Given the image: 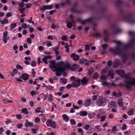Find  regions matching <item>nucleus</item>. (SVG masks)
<instances>
[{"mask_svg": "<svg viewBox=\"0 0 135 135\" xmlns=\"http://www.w3.org/2000/svg\"><path fill=\"white\" fill-rule=\"evenodd\" d=\"M118 45L116 49H111L109 51L114 54L120 56L122 58L123 61L125 62L127 57L129 56V52L127 51L126 49L128 47H132L135 43V39L131 40L128 44H124L121 42L118 41H113Z\"/></svg>", "mask_w": 135, "mask_h": 135, "instance_id": "1", "label": "nucleus"}, {"mask_svg": "<svg viewBox=\"0 0 135 135\" xmlns=\"http://www.w3.org/2000/svg\"><path fill=\"white\" fill-rule=\"evenodd\" d=\"M55 61V60L50 61V66L51 68L55 69H52V70L54 72H56V74L57 76H60L61 75V73L65 71L66 67L62 65L63 64V63H61V62H60L56 64Z\"/></svg>", "mask_w": 135, "mask_h": 135, "instance_id": "2", "label": "nucleus"}, {"mask_svg": "<svg viewBox=\"0 0 135 135\" xmlns=\"http://www.w3.org/2000/svg\"><path fill=\"white\" fill-rule=\"evenodd\" d=\"M124 73V70H121L120 71L119 75L122 77L124 76L126 78L125 80L126 83L124 85L127 88L129 89L131 88V85H135V78L129 77L128 76L130 75L129 73L125 75Z\"/></svg>", "mask_w": 135, "mask_h": 135, "instance_id": "3", "label": "nucleus"}, {"mask_svg": "<svg viewBox=\"0 0 135 135\" xmlns=\"http://www.w3.org/2000/svg\"><path fill=\"white\" fill-rule=\"evenodd\" d=\"M106 99L100 96L96 101V104L98 106H101L106 101Z\"/></svg>", "mask_w": 135, "mask_h": 135, "instance_id": "4", "label": "nucleus"}, {"mask_svg": "<svg viewBox=\"0 0 135 135\" xmlns=\"http://www.w3.org/2000/svg\"><path fill=\"white\" fill-rule=\"evenodd\" d=\"M80 84V79H78L74 80L72 83V86L74 88L78 87Z\"/></svg>", "mask_w": 135, "mask_h": 135, "instance_id": "5", "label": "nucleus"}, {"mask_svg": "<svg viewBox=\"0 0 135 135\" xmlns=\"http://www.w3.org/2000/svg\"><path fill=\"white\" fill-rule=\"evenodd\" d=\"M52 8V5H44L42 7H40V10L43 12H44L45 10L47 9H51Z\"/></svg>", "mask_w": 135, "mask_h": 135, "instance_id": "6", "label": "nucleus"}, {"mask_svg": "<svg viewBox=\"0 0 135 135\" xmlns=\"http://www.w3.org/2000/svg\"><path fill=\"white\" fill-rule=\"evenodd\" d=\"M70 56L71 57L73 58V60L74 61H77L79 59V56L77 54H75L74 53L72 54Z\"/></svg>", "mask_w": 135, "mask_h": 135, "instance_id": "7", "label": "nucleus"}, {"mask_svg": "<svg viewBox=\"0 0 135 135\" xmlns=\"http://www.w3.org/2000/svg\"><path fill=\"white\" fill-rule=\"evenodd\" d=\"M91 102V100L90 99L88 98L85 101V106L86 107L89 106Z\"/></svg>", "mask_w": 135, "mask_h": 135, "instance_id": "8", "label": "nucleus"}, {"mask_svg": "<svg viewBox=\"0 0 135 135\" xmlns=\"http://www.w3.org/2000/svg\"><path fill=\"white\" fill-rule=\"evenodd\" d=\"M79 67V65L76 64H74L73 65V67L70 68V69L71 70L73 71H74L76 70Z\"/></svg>", "mask_w": 135, "mask_h": 135, "instance_id": "9", "label": "nucleus"}, {"mask_svg": "<svg viewBox=\"0 0 135 135\" xmlns=\"http://www.w3.org/2000/svg\"><path fill=\"white\" fill-rule=\"evenodd\" d=\"M108 46V45L106 44H104L102 45V47H103V50L102 51L101 53V54L102 55H103L105 53V50L107 48Z\"/></svg>", "mask_w": 135, "mask_h": 135, "instance_id": "10", "label": "nucleus"}, {"mask_svg": "<svg viewBox=\"0 0 135 135\" xmlns=\"http://www.w3.org/2000/svg\"><path fill=\"white\" fill-rule=\"evenodd\" d=\"M107 76L105 75H102L100 77V81L103 82L107 79Z\"/></svg>", "mask_w": 135, "mask_h": 135, "instance_id": "11", "label": "nucleus"}, {"mask_svg": "<svg viewBox=\"0 0 135 135\" xmlns=\"http://www.w3.org/2000/svg\"><path fill=\"white\" fill-rule=\"evenodd\" d=\"M29 75L26 74L24 73L21 76V78L25 80H27L28 78Z\"/></svg>", "mask_w": 135, "mask_h": 135, "instance_id": "12", "label": "nucleus"}, {"mask_svg": "<svg viewBox=\"0 0 135 135\" xmlns=\"http://www.w3.org/2000/svg\"><path fill=\"white\" fill-rule=\"evenodd\" d=\"M88 80L86 79L85 77H84L81 80V83L82 85H84L87 83Z\"/></svg>", "mask_w": 135, "mask_h": 135, "instance_id": "13", "label": "nucleus"}, {"mask_svg": "<svg viewBox=\"0 0 135 135\" xmlns=\"http://www.w3.org/2000/svg\"><path fill=\"white\" fill-rule=\"evenodd\" d=\"M96 18L94 17H92L90 18H88L86 19L87 22H91L93 21L95 19H96Z\"/></svg>", "mask_w": 135, "mask_h": 135, "instance_id": "14", "label": "nucleus"}, {"mask_svg": "<svg viewBox=\"0 0 135 135\" xmlns=\"http://www.w3.org/2000/svg\"><path fill=\"white\" fill-rule=\"evenodd\" d=\"M118 104L120 107H122L123 105L122 99H120L118 100L117 101Z\"/></svg>", "mask_w": 135, "mask_h": 135, "instance_id": "15", "label": "nucleus"}, {"mask_svg": "<svg viewBox=\"0 0 135 135\" xmlns=\"http://www.w3.org/2000/svg\"><path fill=\"white\" fill-rule=\"evenodd\" d=\"M21 113H23L24 114H28V111L27 109L26 108H25L22 109Z\"/></svg>", "mask_w": 135, "mask_h": 135, "instance_id": "16", "label": "nucleus"}, {"mask_svg": "<svg viewBox=\"0 0 135 135\" xmlns=\"http://www.w3.org/2000/svg\"><path fill=\"white\" fill-rule=\"evenodd\" d=\"M62 117L64 119L66 122H67L69 120V118L66 114L63 115Z\"/></svg>", "mask_w": 135, "mask_h": 135, "instance_id": "17", "label": "nucleus"}, {"mask_svg": "<svg viewBox=\"0 0 135 135\" xmlns=\"http://www.w3.org/2000/svg\"><path fill=\"white\" fill-rule=\"evenodd\" d=\"M1 23L3 25L5 23H8V22L7 19L4 18L3 20H1L0 21Z\"/></svg>", "mask_w": 135, "mask_h": 135, "instance_id": "18", "label": "nucleus"}, {"mask_svg": "<svg viewBox=\"0 0 135 135\" xmlns=\"http://www.w3.org/2000/svg\"><path fill=\"white\" fill-rule=\"evenodd\" d=\"M46 124L48 126H52V121L51 120H49L46 122Z\"/></svg>", "mask_w": 135, "mask_h": 135, "instance_id": "19", "label": "nucleus"}, {"mask_svg": "<svg viewBox=\"0 0 135 135\" xmlns=\"http://www.w3.org/2000/svg\"><path fill=\"white\" fill-rule=\"evenodd\" d=\"M87 114V113L86 111H82L80 112V115L81 116H86Z\"/></svg>", "mask_w": 135, "mask_h": 135, "instance_id": "20", "label": "nucleus"}, {"mask_svg": "<svg viewBox=\"0 0 135 135\" xmlns=\"http://www.w3.org/2000/svg\"><path fill=\"white\" fill-rule=\"evenodd\" d=\"M108 70V68H105V69H103L101 70V73L102 74H105Z\"/></svg>", "mask_w": 135, "mask_h": 135, "instance_id": "21", "label": "nucleus"}, {"mask_svg": "<svg viewBox=\"0 0 135 135\" xmlns=\"http://www.w3.org/2000/svg\"><path fill=\"white\" fill-rule=\"evenodd\" d=\"M121 31V30L120 29H117V31L116 32L114 30H113L112 32L113 34H118Z\"/></svg>", "mask_w": 135, "mask_h": 135, "instance_id": "22", "label": "nucleus"}, {"mask_svg": "<svg viewBox=\"0 0 135 135\" xmlns=\"http://www.w3.org/2000/svg\"><path fill=\"white\" fill-rule=\"evenodd\" d=\"M99 77V75L97 72L94 73L93 75V77L94 79H96Z\"/></svg>", "mask_w": 135, "mask_h": 135, "instance_id": "23", "label": "nucleus"}, {"mask_svg": "<svg viewBox=\"0 0 135 135\" xmlns=\"http://www.w3.org/2000/svg\"><path fill=\"white\" fill-rule=\"evenodd\" d=\"M109 103L111 106H113L114 107H116V103L114 101H112L110 102H109Z\"/></svg>", "mask_w": 135, "mask_h": 135, "instance_id": "24", "label": "nucleus"}, {"mask_svg": "<svg viewBox=\"0 0 135 135\" xmlns=\"http://www.w3.org/2000/svg\"><path fill=\"white\" fill-rule=\"evenodd\" d=\"M110 83L108 82H107L105 81H104L103 83L101 84V85H103L108 86L110 85Z\"/></svg>", "mask_w": 135, "mask_h": 135, "instance_id": "25", "label": "nucleus"}, {"mask_svg": "<svg viewBox=\"0 0 135 135\" xmlns=\"http://www.w3.org/2000/svg\"><path fill=\"white\" fill-rule=\"evenodd\" d=\"M109 31L108 29H105L103 31V33L104 34L108 35L109 34Z\"/></svg>", "mask_w": 135, "mask_h": 135, "instance_id": "26", "label": "nucleus"}, {"mask_svg": "<svg viewBox=\"0 0 135 135\" xmlns=\"http://www.w3.org/2000/svg\"><path fill=\"white\" fill-rule=\"evenodd\" d=\"M116 127L115 126H113L112 127V132L114 133H116Z\"/></svg>", "mask_w": 135, "mask_h": 135, "instance_id": "27", "label": "nucleus"}, {"mask_svg": "<svg viewBox=\"0 0 135 135\" xmlns=\"http://www.w3.org/2000/svg\"><path fill=\"white\" fill-rule=\"evenodd\" d=\"M93 71V69L92 67H91L89 70L88 71V74L90 75Z\"/></svg>", "mask_w": 135, "mask_h": 135, "instance_id": "28", "label": "nucleus"}, {"mask_svg": "<svg viewBox=\"0 0 135 135\" xmlns=\"http://www.w3.org/2000/svg\"><path fill=\"white\" fill-rule=\"evenodd\" d=\"M12 122V120H11L9 119H7V120L5 121L6 123V124L8 125L9 123H11Z\"/></svg>", "mask_w": 135, "mask_h": 135, "instance_id": "29", "label": "nucleus"}, {"mask_svg": "<svg viewBox=\"0 0 135 135\" xmlns=\"http://www.w3.org/2000/svg\"><path fill=\"white\" fill-rule=\"evenodd\" d=\"M67 27L69 28H71L73 26L71 22H68L67 25Z\"/></svg>", "mask_w": 135, "mask_h": 135, "instance_id": "30", "label": "nucleus"}, {"mask_svg": "<svg viewBox=\"0 0 135 135\" xmlns=\"http://www.w3.org/2000/svg\"><path fill=\"white\" fill-rule=\"evenodd\" d=\"M78 6V4L77 3H75L73 6V7L71 9V11H73L75 10V7H77Z\"/></svg>", "mask_w": 135, "mask_h": 135, "instance_id": "31", "label": "nucleus"}, {"mask_svg": "<svg viewBox=\"0 0 135 135\" xmlns=\"http://www.w3.org/2000/svg\"><path fill=\"white\" fill-rule=\"evenodd\" d=\"M24 3L22 1L20 3H18L19 5L21 8L24 7Z\"/></svg>", "mask_w": 135, "mask_h": 135, "instance_id": "32", "label": "nucleus"}, {"mask_svg": "<svg viewBox=\"0 0 135 135\" xmlns=\"http://www.w3.org/2000/svg\"><path fill=\"white\" fill-rule=\"evenodd\" d=\"M17 26L16 23H12L11 25V27L12 29L15 28Z\"/></svg>", "mask_w": 135, "mask_h": 135, "instance_id": "33", "label": "nucleus"}, {"mask_svg": "<svg viewBox=\"0 0 135 135\" xmlns=\"http://www.w3.org/2000/svg\"><path fill=\"white\" fill-rule=\"evenodd\" d=\"M38 129V127H37V129H32L31 130L32 131V133L34 134H36L37 132V131Z\"/></svg>", "mask_w": 135, "mask_h": 135, "instance_id": "34", "label": "nucleus"}, {"mask_svg": "<svg viewBox=\"0 0 135 135\" xmlns=\"http://www.w3.org/2000/svg\"><path fill=\"white\" fill-rule=\"evenodd\" d=\"M133 110H131L128 112V114L129 115H131L133 114Z\"/></svg>", "mask_w": 135, "mask_h": 135, "instance_id": "35", "label": "nucleus"}, {"mask_svg": "<svg viewBox=\"0 0 135 135\" xmlns=\"http://www.w3.org/2000/svg\"><path fill=\"white\" fill-rule=\"evenodd\" d=\"M113 73V71L112 70H109L107 75L108 76H110Z\"/></svg>", "mask_w": 135, "mask_h": 135, "instance_id": "36", "label": "nucleus"}, {"mask_svg": "<svg viewBox=\"0 0 135 135\" xmlns=\"http://www.w3.org/2000/svg\"><path fill=\"white\" fill-rule=\"evenodd\" d=\"M61 80L62 81V82L64 84H65L66 83V79L64 78H63L61 79Z\"/></svg>", "mask_w": 135, "mask_h": 135, "instance_id": "37", "label": "nucleus"}, {"mask_svg": "<svg viewBox=\"0 0 135 135\" xmlns=\"http://www.w3.org/2000/svg\"><path fill=\"white\" fill-rule=\"evenodd\" d=\"M84 58L82 59L80 61V64H82L85 63V61L84 60Z\"/></svg>", "mask_w": 135, "mask_h": 135, "instance_id": "38", "label": "nucleus"}, {"mask_svg": "<svg viewBox=\"0 0 135 135\" xmlns=\"http://www.w3.org/2000/svg\"><path fill=\"white\" fill-rule=\"evenodd\" d=\"M12 13L11 12H9L6 14V17L7 18L9 17L12 16Z\"/></svg>", "mask_w": 135, "mask_h": 135, "instance_id": "39", "label": "nucleus"}, {"mask_svg": "<svg viewBox=\"0 0 135 135\" xmlns=\"http://www.w3.org/2000/svg\"><path fill=\"white\" fill-rule=\"evenodd\" d=\"M31 65L33 67H35L36 65V63L35 61H32L31 62Z\"/></svg>", "mask_w": 135, "mask_h": 135, "instance_id": "40", "label": "nucleus"}, {"mask_svg": "<svg viewBox=\"0 0 135 135\" xmlns=\"http://www.w3.org/2000/svg\"><path fill=\"white\" fill-rule=\"evenodd\" d=\"M26 121L27 122L26 123L25 126L26 127H28L30 126V123L27 120H26Z\"/></svg>", "mask_w": 135, "mask_h": 135, "instance_id": "41", "label": "nucleus"}, {"mask_svg": "<svg viewBox=\"0 0 135 135\" xmlns=\"http://www.w3.org/2000/svg\"><path fill=\"white\" fill-rule=\"evenodd\" d=\"M16 68L17 69H21L22 70L23 69V68L22 66H21L17 65L16 66Z\"/></svg>", "mask_w": 135, "mask_h": 135, "instance_id": "42", "label": "nucleus"}, {"mask_svg": "<svg viewBox=\"0 0 135 135\" xmlns=\"http://www.w3.org/2000/svg\"><path fill=\"white\" fill-rule=\"evenodd\" d=\"M25 8H18L19 11L21 13H23V11L25 10Z\"/></svg>", "mask_w": 135, "mask_h": 135, "instance_id": "43", "label": "nucleus"}, {"mask_svg": "<svg viewBox=\"0 0 135 135\" xmlns=\"http://www.w3.org/2000/svg\"><path fill=\"white\" fill-rule=\"evenodd\" d=\"M67 38L65 35H63L61 37V39L64 41H66L67 40Z\"/></svg>", "mask_w": 135, "mask_h": 135, "instance_id": "44", "label": "nucleus"}, {"mask_svg": "<svg viewBox=\"0 0 135 135\" xmlns=\"http://www.w3.org/2000/svg\"><path fill=\"white\" fill-rule=\"evenodd\" d=\"M115 3L116 4L118 5L121 4L122 2L120 0H117L115 1Z\"/></svg>", "mask_w": 135, "mask_h": 135, "instance_id": "45", "label": "nucleus"}, {"mask_svg": "<svg viewBox=\"0 0 135 135\" xmlns=\"http://www.w3.org/2000/svg\"><path fill=\"white\" fill-rule=\"evenodd\" d=\"M65 3H66V4L70 5L71 3V0H66Z\"/></svg>", "mask_w": 135, "mask_h": 135, "instance_id": "46", "label": "nucleus"}, {"mask_svg": "<svg viewBox=\"0 0 135 135\" xmlns=\"http://www.w3.org/2000/svg\"><path fill=\"white\" fill-rule=\"evenodd\" d=\"M90 127V125L88 124H86L84 126V128L88 130Z\"/></svg>", "mask_w": 135, "mask_h": 135, "instance_id": "47", "label": "nucleus"}, {"mask_svg": "<svg viewBox=\"0 0 135 135\" xmlns=\"http://www.w3.org/2000/svg\"><path fill=\"white\" fill-rule=\"evenodd\" d=\"M85 46V50H89L90 49V47L89 45H86Z\"/></svg>", "mask_w": 135, "mask_h": 135, "instance_id": "48", "label": "nucleus"}, {"mask_svg": "<svg viewBox=\"0 0 135 135\" xmlns=\"http://www.w3.org/2000/svg\"><path fill=\"white\" fill-rule=\"evenodd\" d=\"M21 26L23 28H26L27 26L26 24L23 23L22 24Z\"/></svg>", "mask_w": 135, "mask_h": 135, "instance_id": "49", "label": "nucleus"}, {"mask_svg": "<svg viewBox=\"0 0 135 135\" xmlns=\"http://www.w3.org/2000/svg\"><path fill=\"white\" fill-rule=\"evenodd\" d=\"M70 122L72 125H75L76 124V122L73 119H71Z\"/></svg>", "mask_w": 135, "mask_h": 135, "instance_id": "50", "label": "nucleus"}, {"mask_svg": "<svg viewBox=\"0 0 135 135\" xmlns=\"http://www.w3.org/2000/svg\"><path fill=\"white\" fill-rule=\"evenodd\" d=\"M78 131L79 133H81V135H83V130L81 128H79L78 129Z\"/></svg>", "mask_w": 135, "mask_h": 135, "instance_id": "51", "label": "nucleus"}, {"mask_svg": "<svg viewBox=\"0 0 135 135\" xmlns=\"http://www.w3.org/2000/svg\"><path fill=\"white\" fill-rule=\"evenodd\" d=\"M56 126L55 124V121H54L53 122H52V127L53 128H56Z\"/></svg>", "mask_w": 135, "mask_h": 135, "instance_id": "52", "label": "nucleus"}, {"mask_svg": "<svg viewBox=\"0 0 135 135\" xmlns=\"http://www.w3.org/2000/svg\"><path fill=\"white\" fill-rule=\"evenodd\" d=\"M88 116H89V118L90 119H91L93 118L94 115L93 114L91 113L89 114Z\"/></svg>", "mask_w": 135, "mask_h": 135, "instance_id": "53", "label": "nucleus"}, {"mask_svg": "<svg viewBox=\"0 0 135 135\" xmlns=\"http://www.w3.org/2000/svg\"><path fill=\"white\" fill-rule=\"evenodd\" d=\"M40 118L38 117H37L35 119V121L36 123H37L39 122L40 121Z\"/></svg>", "mask_w": 135, "mask_h": 135, "instance_id": "54", "label": "nucleus"}, {"mask_svg": "<svg viewBox=\"0 0 135 135\" xmlns=\"http://www.w3.org/2000/svg\"><path fill=\"white\" fill-rule=\"evenodd\" d=\"M32 6V4L30 3L27 4L26 7V8H29Z\"/></svg>", "mask_w": 135, "mask_h": 135, "instance_id": "55", "label": "nucleus"}, {"mask_svg": "<svg viewBox=\"0 0 135 135\" xmlns=\"http://www.w3.org/2000/svg\"><path fill=\"white\" fill-rule=\"evenodd\" d=\"M27 41L28 43H29L30 44H31L32 43L31 40L30 38H28L27 39Z\"/></svg>", "mask_w": 135, "mask_h": 135, "instance_id": "56", "label": "nucleus"}, {"mask_svg": "<svg viewBox=\"0 0 135 135\" xmlns=\"http://www.w3.org/2000/svg\"><path fill=\"white\" fill-rule=\"evenodd\" d=\"M16 117L17 118L19 119H21L22 118V117L21 115L20 114H18L17 115Z\"/></svg>", "mask_w": 135, "mask_h": 135, "instance_id": "57", "label": "nucleus"}, {"mask_svg": "<svg viewBox=\"0 0 135 135\" xmlns=\"http://www.w3.org/2000/svg\"><path fill=\"white\" fill-rule=\"evenodd\" d=\"M115 63L117 64H119L120 63V61L119 60L116 59L115 61Z\"/></svg>", "mask_w": 135, "mask_h": 135, "instance_id": "58", "label": "nucleus"}, {"mask_svg": "<svg viewBox=\"0 0 135 135\" xmlns=\"http://www.w3.org/2000/svg\"><path fill=\"white\" fill-rule=\"evenodd\" d=\"M45 57H46V59H51L52 58V57L50 55L45 56Z\"/></svg>", "mask_w": 135, "mask_h": 135, "instance_id": "59", "label": "nucleus"}, {"mask_svg": "<svg viewBox=\"0 0 135 135\" xmlns=\"http://www.w3.org/2000/svg\"><path fill=\"white\" fill-rule=\"evenodd\" d=\"M71 86H72V84H69L67 85L66 88L68 89H69L71 88Z\"/></svg>", "mask_w": 135, "mask_h": 135, "instance_id": "60", "label": "nucleus"}, {"mask_svg": "<svg viewBox=\"0 0 135 135\" xmlns=\"http://www.w3.org/2000/svg\"><path fill=\"white\" fill-rule=\"evenodd\" d=\"M71 22L73 26L74 27L76 26V23L74 20H72L71 21Z\"/></svg>", "mask_w": 135, "mask_h": 135, "instance_id": "61", "label": "nucleus"}, {"mask_svg": "<svg viewBox=\"0 0 135 135\" xmlns=\"http://www.w3.org/2000/svg\"><path fill=\"white\" fill-rule=\"evenodd\" d=\"M7 33L8 32L7 31H6L3 33V37H6L7 35Z\"/></svg>", "mask_w": 135, "mask_h": 135, "instance_id": "62", "label": "nucleus"}, {"mask_svg": "<svg viewBox=\"0 0 135 135\" xmlns=\"http://www.w3.org/2000/svg\"><path fill=\"white\" fill-rule=\"evenodd\" d=\"M51 27L54 29H55L56 27L58 28V27L55 25L54 24H53L51 26Z\"/></svg>", "mask_w": 135, "mask_h": 135, "instance_id": "63", "label": "nucleus"}, {"mask_svg": "<svg viewBox=\"0 0 135 135\" xmlns=\"http://www.w3.org/2000/svg\"><path fill=\"white\" fill-rule=\"evenodd\" d=\"M87 23V22L85 20H83L81 22V23L83 25H85Z\"/></svg>", "mask_w": 135, "mask_h": 135, "instance_id": "64", "label": "nucleus"}]
</instances>
